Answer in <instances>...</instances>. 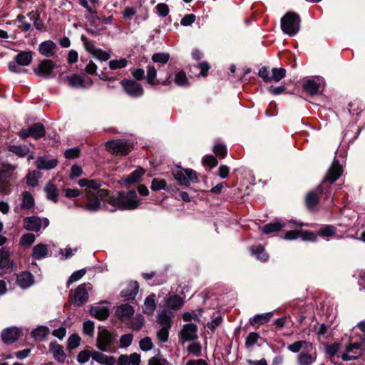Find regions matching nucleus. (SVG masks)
<instances>
[{"label": "nucleus", "mask_w": 365, "mask_h": 365, "mask_svg": "<svg viewBox=\"0 0 365 365\" xmlns=\"http://www.w3.org/2000/svg\"><path fill=\"white\" fill-rule=\"evenodd\" d=\"M259 338V335L256 332H251L246 338L245 345L247 347L255 345Z\"/></svg>", "instance_id": "nucleus-61"}, {"label": "nucleus", "mask_w": 365, "mask_h": 365, "mask_svg": "<svg viewBox=\"0 0 365 365\" xmlns=\"http://www.w3.org/2000/svg\"><path fill=\"white\" fill-rule=\"evenodd\" d=\"M20 331L16 327L4 329L1 334V339L6 344L14 343L19 337Z\"/></svg>", "instance_id": "nucleus-19"}, {"label": "nucleus", "mask_w": 365, "mask_h": 365, "mask_svg": "<svg viewBox=\"0 0 365 365\" xmlns=\"http://www.w3.org/2000/svg\"><path fill=\"white\" fill-rule=\"evenodd\" d=\"M252 253L261 261L265 262L268 259V255L265 252L264 247L261 245L256 247L255 249L252 248Z\"/></svg>", "instance_id": "nucleus-50"}, {"label": "nucleus", "mask_w": 365, "mask_h": 365, "mask_svg": "<svg viewBox=\"0 0 365 365\" xmlns=\"http://www.w3.org/2000/svg\"><path fill=\"white\" fill-rule=\"evenodd\" d=\"M120 83L124 91L133 98H140L144 94L143 86L134 80L123 79Z\"/></svg>", "instance_id": "nucleus-10"}, {"label": "nucleus", "mask_w": 365, "mask_h": 365, "mask_svg": "<svg viewBox=\"0 0 365 365\" xmlns=\"http://www.w3.org/2000/svg\"><path fill=\"white\" fill-rule=\"evenodd\" d=\"M174 178L183 185H189V180L187 179V169L178 168L173 171Z\"/></svg>", "instance_id": "nucleus-37"}, {"label": "nucleus", "mask_w": 365, "mask_h": 365, "mask_svg": "<svg viewBox=\"0 0 365 365\" xmlns=\"http://www.w3.org/2000/svg\"><path fill=\"white\" fill-rule=\"evenodd\" d=\"M41 177L38 171L33 170L28 173L26 176V183L29 186L36 187L38 185V179Z\"/></svg>", "instance_id": "nucleus-45"}, {"label": "nucleus", "mask_w": 365, "mask_h": 365, "mask_svg": "<svg viewBox=\"0 0 365 365\" xmlns=\"http://www.w3.org/2000/svg\"><path fill=\"white\" fill-rule=\"evenodd\" d=\"M133 336L132 334H123L120 336V347L125 348L129 346L133 341Z\"/></svg>", "instance_id": "nucleus-62"}, {"label": "nucleus", "mask_w": 365, "mask_h": 365, "mask_svg": "<svg viewBox=\"0 0 365 365\" xmlns=\"http://www.w3.org/2000/svg\"><path fill=\"white\" fill-rule=\"evenodd\" d=\"M343 169L338 160H334L328 169L322 183L314 190L309 192L305 197V205L310 211H315L319 201H329L333 203L331 185L336 182L342 175Z\"/></svg>", "instance_id": "nucleus-2"}, {"label": "nucleus", "mask_w": 365, "mask_h": 365, "mask_svg": "<svg viewBox=\"0 0 365 365\" xmlns=\"http://www.w3.org/2000/svg\"><path fill=\"white\" fill-rule=\"evenodd\" d=\"M50 256L48 245L38 243L33 247L31 257L34 259L41 260Z\"/></svg>", "instance_id": "nucleus-23"}, {"label": "nucleus", "mask_w": 365, "mask_h": 365, "mask_svg": "<svg viewBox=\"0 0 365 365\" xmlns=\"http://www.w3.org/2000/svg\"><path fill=\"white\" fill-rule=\"evenodd\" d=\"M289 225L290 228L295 227H301L302 226V223H296L294 221H290L287 224L284 222L277 221L274 222H270L265 225L262 228V231L263 233L266 235H270L274 232H277L280 231L282 228L285 227L287 225Z\"/></svg>", "instance_id": "nucleus-12"}, {"label": "nucleus", "mask_w": 365, "mask_h": 365, "mask_svg": "<svg viewBox=\"0 0 365 365\" xmlns=\"http://www.w3.org/2000/svg\"><path fill=\"white\" fill-rule=\"evenodd\" d=\"M9 253L5 250L0 251V267L1 268H9Z\"/></svg>", "instance_id": "nucleus-55"}, {"label": "nucleus", "mask_w": 365, "mask_h": 365, "mask_svg": "<svg viewBox=\"0 0 365 365\" xmlns=\"http://www.w3.org/2000/svg\"><path fill=\"white\" fill-rule=\"evenodd\" d=\"M317 356V354L314 351H303L297 355V365H312L316 361Z\"/></svg>", "instance_id": "nucleus-21"}, {"label": "nucleus", "mask_w": 365, "mask_h": 365, "mask_svg": "<svg viewBox=\"0 0 365 365\" xmlns=\"http://www.w3.org/2000/svg\"><path fill=\"white\" fill-rule=\"evenodd\" d=\"M318 233L320 236L323 237H341V236L336 235V228L333 225H325L321 227Z\"/></svg>", "instance_id": "nucleus-39"}, {"label": "nucleus", "mask_w": 365, "mask_h": 365, "mask_svg": "<svg viewBox=\"0 0 365 365\" xmlns=\"http://www.w3.org/2000/svg\"><path fill=\"white\" fill-rule=\"evenodd\" d=\"M69 85L75 88H89L93 85L90 77H83L80 75H72L68 77Z\"/></svg>", "instance_id": "nucleus-18"}, {"label": "nucleus", "mask_w": 365, "mask_h": 365, "mask_svg": "<svg viewBox=\"0 0 365 365\" xmlns=\"http://www.w3.org/2000/svg\"><path fill=\"white\" fill-rule=\"evenodd\" d=\"M286 69L284 68H273L272 69L271 82H279L286 76Z\"/></svg>", "instance_id": "nucleus-44"}, {"label": "nucleus", "mask_w": 365, "mask_h": 365, "mask_svg": "<svg viewBox=\"0 0 365 365\" xmlns=\"http://www.w3.org/2000/svg\"><path fill=\"white\" fill-rule=\"evenodd\" d=\"M83 334L93 337L94 335V323L91 320L85 321L83 324Z\"/></svg>", "instance_id": "nucleus-53"}, {"label": "nucleus", "mask_w": 365, "mask_h": 365, "mask_svg": "<svg viewBox=\"0 0 365 365\" xmlns=\"http://www.w3.org/2000/svg\"><path fill=\"white\" fill-rule=\"evenodd\" d=\"M36 237L32 233H26L21 236L20 244L23 246H29L34 242Z\"/></svg>", "instance_id": "nucleus-56"}, {"label": "nucleus", "mask_w": 365, "mask_h": 365, "mask_svg": "<svg viewBox=\"0 0 365 365\" xmlns=\"http://www.w3.org/2000/svg\"><path fill=\"white\" fill-rule=\"evenodd\" d=\"M93 359V351L85 349L80 351L77 356V361L80 364H85L90 358Z\"/></svg>", "instance_id": "nucleus-51"}, {"label": "nucleus", "mask_w": 365, "mask_h": 365, "mask_svg": "<svg viewBox=\"0 0 365 365\" xmlns=\"http://www.w3.org/2000/svg\"><path fill=\"white\" fill-rule=\"evenodd\" d=\"M158 14L161 17H165L169 14V7L165 3L158 4L155 6Z\"/></svg>", "instance_id": "nucleus-60"}, {"label": "nucleus", "mask_w": 365, "mask_h": 365, "mask_svg": "<svg viewBox=\"0 0 365 365\" xmlns=\"http://www.w3.org/2000/svg\"><path fill=\"white\" fill-rule=\"evenodd\" d=\"M16 168V166L7 162L0 161V187L4 192H7L12 182L17 178Z\"/></svg>", "instance_id": "nucleus-4"}, {"label": "nucleus", "mask_w": 365, "mask_h": 365, "mask_svg": "<svg viewBox=\"0 0 365 365\" xmlns=\"http://www.w3.org/2000/svg\"><path fill=\"white\" fill-rule=\"evenodd\" d=\"M79 155L80 149L78 147L67 149L64 153L65 157L68 159L76 158L79 156Z\"/></svg>", "instance_id": "nucleus-63"}, {"label": "nucleus", "mask_w": 365, "mask_h": 365, "mask_svg": "<svg viewBox=\"0 0 365 365\" xmlns=\"http://www.w3.org/2000/svg\"><path fill=\"white\" fill-rule=\"evenodd\" d=\"M134 314V309L132 306L125 304L116 308L115 314L121 320L130 318Z\"/></svg>", "instance_id": "nucleus-30"}, {"label": "nucleus", "mask_w": 365, "mask_h": 365, "mask_svg": "<svg viewBox=\"0 0 365 365\" xmlns=\"http://www.w3.org/2000/svg\"><path fill=\"white\" fill-rule=\"evenodd\" d=\"M24 227L33 232H38L41 228L45 229L49 225V220L46 218H40L38 216H31L25 217L23 220Z\"/></svg>", "instance_id": "nucleus-9"}, {"label": "nucleus", "mask_w": 365, "mask_h": 365, "mask_svg": "<svg viewBox=\"0 0 365 365\" xmlns=\"http://www.w3.org/2000/svg\"><path fill=\"white\" fill-rule=\"evenodd\" d=\"M54 68L55 63L51 60L45 59L40 62L34 71L38 76L48 78L51 77Z\"/></svg>", "instance_id": "nucleus-16"}, {"label": "nucleus", "mask_w": 365, "mask_h": 365, "mask_svg": "<svg viewBox=\"0 0 365 365\" xmlns=\"http://www.w3.org/2000/svg\"><path fill=\"white\" fill-rule=\"evenodd\" d=\"M298 237H302L304 240H313L314 239V236L311 232H299L296 230H290L287 232L283 237L284 240H296Z\"/></svg>", "instance_id": "nucleus-27"}, {"label": "nucleus", "mask_w": 365, "mask_h": 365, "mask_svg": "<svg viewBox=\"0 0 365 365\" xmlns=\"http://www.w3.org/2000/svg\"><path fill=\"white\" fill-rule=\"evenodd\" d=\"M17 283L21 288L26 289L33 284V276L30 272H24L17 277Z\"/></svg>", "instance_id": "nucleus-35"}, {"label": "nucleus", "mask_w": 365, "mask_h": 365, "mask_svg": "<svg viewBox=\"0 0 365 365\" xmlns=\"http://www.w3.org/2000/svg\"><path fill=\"white\" fill-rule=\"evenodd\" d=\"M361 343L350 344L346 348L341 358L344 361H351L358 359L361 355Z\"/></svg>", "instance_id": "nucleus-17"}, {"label": "nucleus", "mask_w": 365, "mask_h": 365, "mask_svg": "<svg viewBox=\"0 0 365 365\" xmlns=\"http://www.w3.org/2000/svg\"><path fill=\"white\" fill-rule=\"evenodd\" d=\"M19 136L26 139L29 137H32L34 139H38L44 136L45 128L41 123H36L27 128H23L19 131Z\"/></svg>", "instance_id": "nucleus-11"}, {"label": "nucleus", "mask_w": 365, "mask_h": 365, "mask_svg": "<svg viewBox=\"0 0 365 365\" xmlns=\"http://www.w3.org/2000/svg\"><path fill=\"white\" fill-rule=\"evenodd\" d=\"M214 153L220 158H225L227 155V148L223 144L215 145L213 148Z\"/></svg>", "instance_id": "nucleus-64"}, {"label": "nucleus", "mask_w": 365, "mask_h": 365, "mask_svg": "<svg viewBox=\"0 0 365 365\" xmlns=\"http://www.w3.org/2000/svg\"><path fill=\"white\" fill-rule=\"evenodd\" d=\"M170 59V54L168 53L159 52L155 53L152 56V61L155 63L165 64Z\"/></svg>", "instance_id": "nucleus-49"}, {"label": "nucleus", "mask_w": 365, "mask_h": 365, "mask_svg": "<svg viewBox=\"0 0 365 365\" xmlns=\"http://www.w3.org/2000/svg\"><path fill=\"white\" fill-rule=\"evenodd\" d=\"M187 351L195 356H200L202 354V347L200 343L194 342L188 346Z\"/></svg>", "instance_id": "nucleus-59"}, {"label": "nucleus", "mask_w": 365, "mask_h": 365, "mask_svg": "<svg viewBox=\"0 0 365 365\" xmlns=\"http://www.w3.org/2000/svg\"><path fill=\"white\" fill-rule=\"evenodd\" d=\"M140 348L144 351H148L152 349L153 345L152 340L150 337L146 336L140 341Z\"/></svg>", "instance_id": "nucleus-58"}, {"label": "nucleus", "mask_w": 365, "mask_h": 365, "mask_svg": "<svg viewBox=\"0 0 365 365\" xmlns=\"http://www.w3.org/2000/svg\"><path fill=\"white\" fill-rule=\"evenodd\" d=\"M155 309V295L151 294L146 297L144 306H143V312L145 314L150 315L153 314Z\"/></svg>", "instance_id": "nucleus-38"}, {"label": "nucleus", "mask_w": 365, "mask_h": 365, "mask_svg": "<svg viewBox=\"0 0 365 365\" xmlns=\"http://www.w3.org/2000/svg\"><path fill=\"white\" fill-rule=\"evenodd\" d=\"M9 150L20 158L25 157L29 153V148L21 145H10Z\"/></svg>", "instance_id": "nucleus-48"}, {"label": "nucleus", "mask_w": 365, "mask_h": 365, "mask_svg": "<svg viewBox=\"0 0 365 365\" xmlns=\"http://www.w3.org/2000/svg\"><path fill=\"white\" fill-rule=\"evenodd\" d=\"M174 82L178 86H188L190 85L186 73L183 71H180L175 75Z\"/></svg>", "instance_id": "nucleus-42"}, {"label": "nucleus", "mask_w": 365, "mask_h": 365, "mask_svg": "<svg viewBox=\"0 0 365 365\" xmlns=\"http://www.w3.org/2000/svg\"><path fill=\"white\" fill-rule=\"evenodd\" d=\"M287 349L293 353H297L302 349H304L305 351H309L310 350L313 349V346L310 342H307L306 341H298L288 345Z\"/></svg>", "instance_id": "nucleus-34"}, {"label": "nucleus", "mask_w": 365, "mask_h": 365, "mask_svg": "<svg viewBox=\"0 0 365 365\" xmlns=\"http://www.w3.org/2000/svg\"><path fill=\"white\" fill-rule=\"evenodd\" d=\"M166 187V181L163 179L159 180L157 178H154L151 182L150 188L153 190H160L165 189Z\"/></svg>", "instance_id": "nucleus-57"}, {"label": "nucleus", "mask_w": 365, "mask_h": 365, "mask_svg": "<svg viewBox=\"0 0 365 365\" xmlns=\"http://www.w3.org/2000/svg\"><path fill=\"white\" fill-rule=\"evenodd\" d=\"M43 190L46 193L48 200H51L54 202L58 201V188L53 183H52L51 182H47L43 188Z\"/></svg>", "instance_id": "nucleus-32"}, {"label": "nucleus", "mask_w": 365, "mask_h": 365, "mask_svg": "<svg viewBox=\"0 0 365 365\" xmlns=\"http://www.w3.org/2000/svg\"><path fill=\"white\" fill-rule=\"evenodd\" d=\"M341 344L339 343H334L326 346V352L331 357V362L335 365H342L341 363H338L334 361L333 357L339 351Z\"/></svg>", "instance_id": "nucleus-40"}, {"label": "nucleus", "mask_w": 365, "mask_h": 365, "mask_svg": "<svg viewBox=\"0 0 365 365\" xmlns=\"http://www.w3.org/2000/svg\"><path fill=\"white\" fill-rule=\"evenodd\" d=\"M324 79L319 77L308 79L303 84V89L308 94L313 96L320 93V90L324 87Z\"/></svg>", "instance_id": "nucleus-14"}, {"label": "nucleus", "mask_w": 365, "mask_h": 365, "mask_svg": "<svg viewBox=\"0 0 365 365\" xmlns=\"http://www.w3.org/2000/svg\"><path fill=\"white\" fill-rule=\"evenodd\" d=\"M157 76V69L153 66L148 65L147 66V74H146V80L148 84L150 86H157L159 84L163 86H168L170 84L171 81L170 80V75L168 74L165 79L160 80L156 78Z\"/></svg>", "instance_id": "nucleus-13"}, {"label": "nucleus", "mask_w": 365, "mask_h": 365, "mask_svg": "<svg viewBox=\"0 0 365 365\" xmlns=\"http://www.w3.org/2000/svg\"><path fill=\"white\" fill-rule=\"evenodd\" d=\"M197 326L190 323L185 324L180 332V342L184 344L186 341H193L197 338Z\"/></svg>", "instance_id": "nucleus-15"}, {"label": "nucleus", "mask_w": 365, "mask_h": 365, "mask_svg": "<svg viewBox=\"0 0 365 365\" xmlns=\"http://www.w3.org/2000/svg\"><path fill=\"white\" fill-rule=\"evenodd\" d=\"M33 58L31 51H21L16 57L15 61L9 63V70L11 72L19 73L21 71L20 66H28Z\"/></svg>", "instance_id": "nucleus-8"}, {"label": "nucleus", "mask_w": 365, "mask_h": 365, "mask_svg": "<svg viewBox=\"0 0 365 365\" xmlns=\"http://www.w3.org/2000/svg\"><path fill=\"white\" fill-rule=\"evenodd\" d=\"M144 174V170L142 168L137 169L134 170L129 176H128L125 182L128 184H133L137 182L142 175Z\"/></svg>", "instance_id": "nucleus-47"}, {"label": "nucleus", "mask_w": 365, "mask_h": 365, "mask_svg": "<svg viewBox=\"0 0 365 365\" xmlns=\"http://www.w3.org/2000/svg\"><path fill=\"white\" fill-rule=\"evenodd\" d=\"M145 319L141 314H137L130 321V328L134 331H139L144 326Z\"/></svg>", "instance_id": "nucleus-43"}, {"label": "nucleus", "mask_w": 365, "mask_h": 365, "mask_svg": "<svg viewBox=\"0 0 365 365\" xmlns=\"http://www.w3.org/2000/svg\"><path fill=\"white\" fill-rule=\"evenodd\" d=\"M92 287L90 283H83L77 287L73 294H70L72 303L77 307L83 305L88 299V290Z\"/></svg>", "instance_id": "nucleus-7"}, {"label": "nucleus", "mask_w": 365, "mask_h": 365, "mask_svg": "<svg viewBox=\"0 0 365 365\" xmlns=\"http://www.w3.org/2000/svg\"><path fill=\"white\" fill-rule=\"evenodd\" d=\"M20 207L24 210H30L34 208L35 202L32 195L28 191H24L20 197Z\"/></svg>", "instance_id": "nucleus-28"}, {"label": "nucleus", "mask_w": 365, "mask_h": 365, "mask_svg": "<svg viewBox=\"0 0 365 365\" xmlns=\"http://www.w3.org/2000/svg\"><path fill=\"white\" fill-rule=\"evenodd\" d=\"M89 312L91 316L100 320L106 319L109 316V309L104 306L91 307Z\"/></svg>", "instance_id": "nucleus-31"}, {"label": "nucleus", "mask_w": 365, "mask_h": 365, "mask_svg": "<svg viewBox=\"0 0 365 365\" xmlns=\"http://www.w3.org/2000/svg\"><path fill=\"white\" fill-rule=\"evenodd\" d=\"M86 271L85 269H82L78 271L74 272L68 278L66 285L67 287H69L71 284L73 282L79 280L81 279L86 274Z\"/></svg>", "instance_id": "nucleus-52"}, {"label": "nucleus", "mask_w": 365, "mask_h": 365, "mask_svg": "<svg viewBox=\"0 0 365 365\" xmlns=\"http://www.w3.org/2000/svg\"><path fill=\"white\" fill-rule=\"evenodd\" d=\"M272 316V312L256 314L253 318L250 319V323L252 326H255V324H264L269 322Z\"/></svg>", "instance_id": "nucleus-36"}, {"label": "nucleus", "mask_w": 365, "mask_h": 365, "mask_svg": "<svg viewBox=\"0 0 365 365\" xmlns=\"http://www.w3.org/2000/svg\"><path fill=\"white\" fill-rule=\"evenodd\" d=\"M50 330L46 326H38L31 333V337L36 341H43L49 334Z\"/></svg>", "instance_id": "nucleus-33"}, {"label": "nucleus", "mask_w": 365, "mask_h": 365, "mask_svg": "<svg viewBox=\"0 0 365 365\" xmlns=\"http://www.w3.org/2000/svg\"><path fill=\"white\" fill-rule=\"evenodd\" d=\"M128 60L124 58L113 59L109 61V68L111 70L121 69L128 66Z\"/></svg>", "instance_id": "nucleus-46"}, {"label": "nucleus", "mask_w": 365, "mask_h": 365, "mask_svg": "<svg viewBox=\"0 0 365 365\" xmlns=\"http://www.w3.org/2000/svg\"><path fill=\"white\" fill-rule=\"evenodd\" d=\"M68 349H74L77 348L81 343V337L78 334H72L68 339Z\"/></svg>", "instance_id": "nucleus-54"}, {"label": "nucleus", "mask_w": 365, "mask_h": 365, "mask_svg": "<svg viewBox=\"0 0 365 365\" xmlns=\"http://www.w3.org/2000/svg\"><path fill=\"white\" fill-rule=\"evenodd\" d=\"M58 164L55 158H49L46 156L38 157L35 162L36 167L38 170H51Z\"/></svg>", "instance_id": "nucleus-22"}, {"label": "nucleus", "mask_w": 365, "mask_h": 365, "mask_svg": "<svg viewBox=\"0 0 365 365\" xmlns=\"http://www.w3.org/2000/svg\"><path fill=\"white\" fill-rule=\"evenodd\" d=\"M78 185L85 188L86 202L83 209L89 212H97L99 210L108 209L107 204L113 208L110 211L116 210H135L140 204L135 190L118 192L109 196L108 191L101 188V183L97 180L81 179Z\"/></svg>", "instance_id": "nucleus-1"}, {"label": "nucleus", "mask_w": 365, "mask_h": 365, "mask_svg": "<svg viewBox=\"0 0 365 365\" xmlns=\"http://www.w3.org/2000/svg\"><path fill=\"white\" fill-rule=\"evenodd\" d=\"M56 44L51 41H45L40 43L38 46L39 53L46 57H52L55 55Z\"/></svg>", "instance_id": "nucleus-24"}, {"label": "nucleus", "mask_w": 365, "mask_h": 365, "mask_svg": "<svg viewBox=\"0 0 365 365\" xmlns=\"http://www.w3.org/2000/svg\"><path fill=\"white\" fill-rule=\"evenodd\" d=\"M93 361L102 365H115L116 359L113 356H108L102 351H93Z\"/></svg>", "instance_id": "nucleus-26"}, {"label": "nucleus", "mask_w": 365, "mask_h": 365, "mask_svg": "<svg viewBox=\"0 0 365 365\" xmlns=\"http://www.w3.org/2000/svg\"><path fill=\"white\" fill-rule=\"evenodd\" d=\"M106 146L109 152L122 156L131 151L133 143L125 140L117 139L107 142Z\"/></svg>", "instance_id": "nucleus-6"}, {"label": "nucleus", "mask_w": 365, "mask_h": 365, "mask_svg": "<svg viewBox=\"0 0 365 365\" xmlns=\"http://www.w3.org/2000/svg\"><path fill=\"white\" fill-rule=\"evenodd\" d=\"M117 335L103 327H99L96 338V348L103 352H110L116 342Z\"/></svg>", "instance_id": "nucleus-3"}, {"label": "nucleus", "mask_w": 365, "mask_h": 365, "mask_svg": "<svg viewBox=\"0 0 365 365\" xmlns=\"http://www.w3.org/2000/svg\"><path fill=\"white\" fill-rule=\"evenodd\" d=\"M158 322L161 326V327L170 329L171 316L165 312H162L158 316Z\"/></svg>", "instance_id": "nucleus-41"}, {"label": "nucleus", "mask_w": 365, "mask_h": 365, "mask_svg": "<svg viewBox=\"0 0 365 365\" xmlns=\"http://www.w3.org/2000/svg\"><path fill=\"white\" fill-rule=\"evenodd\" d=\"M183 304V299L176 294L170 295L165 300L166 307L173 310H178L180 309Z\"/></svg>", "instance_id": "nucleus-29"}, {"label": "nucleus", "mask_w": 365, "mask_h": 365, "mask_svg": "<svg viewBox=\"0 0 365 365\" xmlns=\"http://www.w3.org/2000/svg\"><path fill=\"white\" fill-rule=\"evenodd\" d=\"M138 289L139 285L136 281L129 282L127 284L126 287L121 290V297L126 299H133L136 296Z\"/></svg>", "instance_id": "nucleus-25"}, {"label": "nucleus", "mask_w": 365, "mask_h": 365, "mask_svg": "<svg viewBox=\"0 0 365 365\" xmlns=\"http://www.w3.org/2000/svg\"><path fill=\"white\" fill-rule=\"evenodd\" d=\"M300 17L294 12H287L281 19V29L282 31L293 36L299 31Z\"/></svg>", "instance_id": "nucleus-5"}, {"label": "nucleus", "mask_w": 365, "mask_h": 365, "mask_svg": "<svg viewBox=\"0 0 365 365\" xmlns=\"http://www.w3.org/2000/svg\"><path fill=\"white\" fill-rule=\"evenodd\" d=\"M49 351L53 354L54 359L59 364H63L66 359V354L63 347L56 341L49 344Z\"/></svg>", "instance_id": "nucleus-20"}]
</instances>
